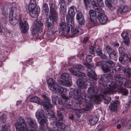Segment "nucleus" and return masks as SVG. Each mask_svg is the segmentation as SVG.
Masks as SVG:
<instances>
[{
    "label": "nucleus",
    "mask_w": 131,
    "mask_h": 131,
    "mask_svg": "<svg viewBox=\"0 0 131 131\" xmlns=\"http://www.w3.org/2000/svg\"><path fill=\"white\" fill-rule=\"evenodd\" d=\"M108 75L105 74L102 75L99 81L100 84L99 89L105 95L113 94L115 91L114 89L116 87V85L114 82L109 81V76Z\"/></svg>",
    "instance_id": "1"
},
{
    "label": "nucleus",
    "mask_w": 131,
    "mask_h": 131,
    "mask_svg": "<svg viewBox=\"0 0 131 131\" xmlns=\"http://www.w3.org/2000/svg\"><path fill=\"white\" fill-rule=\"evenodd\" d=\"M27 122L32 129L29 130L26 128V125L25 121L23 118L19 119L18 122L15 124L17 131H36L37 127L36 121L28 118L27 119Z\"/></svg>",
    "instance_id": "2"
},
{
    "label": "nucleus",
    "mask_w": 131,
    "mask_h": 131,
    "mask_svg": "<svg viewBox=\"0 0 131 131\" xmlns=\"http://www.w3.org/2000/svg\"><path fill=\"white\" fill-rule=\"evenodd\" d=\"M69 94L70 97L74 98L77 101H76L77 104L80 105L81 103L83 100L85 103L88 102L90 100L89 96H84V98L83 99L81 95L80 90L76 89L70 92Z\"/></svg>",
    "instance_id": "3"
},
{
    "label": "nucleus",
    "mask_w": 131,
    "mask_h": 131,
    "mask_svg": "<svg viewBox=\"0 0 131 131\" xmlns=\"http://www.w3.org/2000/svg\"><path fill=\"white\" fill-rule=\"evenodd\" d=\"M47 24L46 25L49 30H51L54 27V22L57 20L56 8L52 5L50 7V14L49 16Z\"/></svg>",
    "instance_id": "4"
},
{
    "label": "nucleus",
    "mask_w": 131,
    "mask_h": 131,
    "mask_svg": "<svg viewBox=\"0 0 131 131\" xmlns=\"http://www.w3.org/2000/svg\"><path fill=\"white\" fill-rule=\"evenodd\" d=\"M43 26V24L40 21L35 20L34 22V25L32 26L31 33L32 35L34 36L36 35L37 33L38 35L42 32V27Z\"/></svg>",
    "instance_id": "5"
},
{
    "label": "nucleus",
    "mask_w": 131,
    "mask_h": 131,
    "mask_svg": "<svg viewBox=\"0 0 131 131\" xmlns=\"http://www.w3.org/2000/svg\"><path fill=\"white\" fill-rule=\"evenodd\" d=\"M85 103L86 105V108H83L79 109L76 108L74 109L75 114L77 117H79L83 112L85 111H88L92 108V105L90 102Z\"/></svg>",
    "instance_id": "6"
},
{
    "label": "nucleus",
    "mask_w": 131,
    "mask_h": 131,
    "mask_svg": "<svg viewBox=\"0 0 131 131\" xmlns=\"http://www.w3.org/2000/svg\"><path fill=\"white\" fill-rule=\"evenodd\" d=\"M16 8L13 7L11 8L9 13V21L13 25H15L18 22L16 17Z\"/></svg>",
    "instance_id": "7"
},
{
    "label": "nucleus",
    "mask_w": 131,
    "mask_h": 131,
    "mask_svg": "<svg viewBox=\"0 0 131 131\" xmlns=\"http://www.w3.org/2000/svg\"><path fill=\"white\" fill-rule=\"evenodd\" d=\"M19 24L20 29L22 33H26L29 28V26L28 22L25 20V19H23L22 20L21 18H20Z\"/></svg>",
    "instance_id": "8"
},
{
    "label": "nucleus",
    "mask_w": 131,
    "mask_h": 131,
    "mask_svg": "<svg viewBox=\"0 0 131 131\" xmlns=\"http://www.w3.org/2000/svg\"><path fill=\"white\" fill-rule=\"evenodd\" d=\"M51 124L53 125L54 131H64V130L65 124L63 123L58 122L57 120L53 121Z\"/></svg>",
    "instance_id": "9"
},
{
    "label": "nucleus",
    "mask_w": 131,
    "mask_h": 131,
    "mask_svg": "<svg viewBox=\"0 0 131 131\" xmlns=\"http://www.w3.org/2000/svg\"><path fill=\"white\" fill-rule=\"evenodd\" d=\"M47 84L49 88L53 91L54 90L56 91L59 85L54 80L52 79H50L48 80Z\"/></svg>",
    "instance_id": "10"
},
{
    "label": "nucleus",
    "mask_w": 131,
    "mask_h": 131,
    "mask_svg": "<svg viewBox=\"0 0 131 131\" xmlns=\"http://www.w3.org/2000/svg\"><path fill=\"white\" fill-rule=\"evenodd\" d=\"M114 78L116 81V84L120 87L123 85V81L126 79L122 75L119 74L115 75Z\"/></svg>",
    "instance_id": "11"
},
{
    "label": "nucleus",
    "mask_w": 131,
    "mask_h": 131,
    "mask_svg": "<svg viewBox=\"0 0 131 131\" xmlns=\"http://www.w3.org/2000/svg\"><path fill=\"white\" fill-rule=\"evenodd\" d=\"M70 27L67 26L66 24L65 23L62 22L59 25V28L60 30H61L66 35L68 34L70 30Z\"/></svg>",
    "instance_id": "12"
},
{
    "label": "nucleus",
    "mask_w": 131,
    "mask_h": 131,
    "mask_svg": "<svg viewBox=\"0 0 131 131\" xmlns=\"http://www.w3.org/2000/svg\"><path fill=\"white\" fill-rule=\"evenodd\" d=\"M88 94L89 95H85V96H89V97L90 99V100L89 102H90L91 100L90 99V97L91 98L93 97V96L95 95L97 92V90L96 88L94 87H91L89 88L87 91Z\"/></svg>",
    "instance_id": "13"
},
{
    "label": "nucleus",
    "mask_w": 131,
    "mask_h": 131,
    "mask_svg": "<svg viewBox=\"0 0 131 131\" xmlns=\"http://www.w3.org/2000/svg\"><path fill=\"white\" fill-rule=\"evenodd\" d=\"M43 97L44 99L45 103L43 104V107L45 109L51 108L52 107L50 103V100L45 95H43Z\"/></svg>",
    "instance_id": "14"
},
{
    "label": "nucleus",
    "mask_w": 131,
    "mask_h": 131,
    "mask_svg": "<svg viewBox=\"0 0 131 131\" xmlns=\"http://www.w3.org/2000/svg\"><path fill=\"white\" fill-rule=\"evenodd\" d=\"M87 120L89 122L90 124L94 125L98 122L99 118L97 116L89 115L88 116Z\"/></svg>",
    "instance_id": "15"
},
{
    "label": "nucleus",
    "mask_w": 131,
    "mask_h": 131,
    "mask_svg": "<svg viewBox=\"0 0 131 131\" xmlns=\"http://www.w3.org/2000/svg\"><path fill=\"white\" fill-rule=\"evenodd\" d=\"M76 10V8L73 6L69 8L68 14L66 15L67 18H69L70 17H74L75 14V11Z\"/></svg>",
    "instance_id": "16"
},
{
    "label": "nucleus",
    "mask_w": 131,
    "mask_h": 131,
    "mask_svg": "<svg viewBox=\"0 0 131 131\" xmlns=\"http://www.w3.org/2000/svg\"><path fill=\"white\" fill-rule=\"evenodd\" d=\"M127 51L124 53L121 54L122 56L120 57L119 58V60L121 62V63L125 65L126 64V62L128 60V55L127 53Z\"/></svg>",
    "instance_id": "17"
},
{
    "label": "nucleus",
    "mask_w": 131,
    "mask_h": 131,
    "mask_svg": "<svg viewBox=\"0 0 131 131\" xmlns=\"http://www.w3.org/2000/svg\"><path fill=\"white\" fill-rule=\"evenodd\" d=\"M119 102L118 100H116L110 103L109 105L110 109L113 112H115L117 110V106L119 104Z\"/></svg>",
    "instance_id": "18"
},
{
    "label": "nucleus",
    "mask_w": 131,
    "mask_h": 131,
    "mask_svg": "<svg viewBox=\"0 0 131 131\" xmlns=\"http://www.w3.org/2000/svg\"><path fill=\"white\" fill-rule=\"evenodd\" d=\"M52 101L53 103L56 105L61 104L62 103L61 99L54 93L52 96Z\"/></svg>",
    "instance_id": "19"
},
{
    "label": "nucleus",
    "mask_w": 131,
    "mask_h": 131,
    "mask_svg": "<svg viewBox=\"0 0 131 131\" xmlns=\"http://www.w3.org/2000/svg\"><path fill=\"white\" fill-rule=\"evenodd\" d=\"M40 12V8L38 7H37L35 9L29 11V14L33 18L37 17Z\"/></svg>",
    "instance_id": "20"
},
{
    "label": "nucleus",
    "mask_w": 131,
    "mask_h": 131,
    "mask_svg": "<svg viewBox=\"0 0 131 131\" xmlns=\"http://www.w3.org/2000/svg\"><path fill=\"white\" fill-rule=\"evenodd\" d=\"M128 36V34L126 32H123L121 34V36L124 39L123 42L127 46H128L130 43L129 40Z\"/></svg>",
    "instance_id": "21"
},
{
    "label": "nucleus",
    "mask_w": 131,
    "mask_h": 131,
    "mask_svg": "<svg viewBox=\"0 0 131 131\" xmlns=\"http://www.w3.org/2000/svg\"><path fill=\"white\" fill-rule=\"evenodd\" d=\"M49 109V108L46 109L47 110L46 111L47 113L45 114L46 115L47 117L48 118L51 119L52 120H54V121H55L56 120L57 121V119L54 116V112L51 110L49 111L50 110Z\"/></svg>",
    "instance_id": "22"
},
{
    "label": "nucleus",
    "mask_w": 131,
    "mask_h": 131,
    "mask_svg": "<svg viewBox=\"0 0 131 131\" xmlns=\"http://www.w3.org/2000/svg\"><path fill=\"white\" fill-rule=\"evenodd\" d=\"M77 83L78 86L80 88L83 89L86 88L87 87L88 84L86 82L84 83L83 80L79 78L77 81Z\"/></svg>",
    "instance_id": "23"
},
{
    "label": "nucleus",
    "mask_w": 131,
    "mask_h": 131,
    "mask_svg": "<svg viewBox=\"0 0 131 131\" xmlns=\"http://www.w3.org/2000/svg\"><path fill=\"white\" fill-rule=\"evenodd\" d=\"M98 18L100 23L102 24H104L107 21L108 19L104 14L98 15Z\"/></svg>",
    "instance_id": "24"
},
{
    "label": "nucleus",
    "mask_w": 131,
    "mask_h": 131,
    "mask_svg": "<svg viewBox=\"0 0 131 131\" xmlns=\"http://www.w3.org/2000/svg\"><path fill=\"white\" fill-rule=\"evenodd\" d=\"M101 68L104 73H108L109 74H108L109 76H111V73H112L113 72L112 68L105 66H102L101 67Z\"/></svg>",
    "instance_id": "25"
},
{
    "label": "nucleus",
    "mask_w": 131,
    "mask_h": 131,
    "mask_svg": "<svg viewBox=\"0 0 131 131\" xmlns=\"http://www.w3.org/2000/svg\"><path fill=\"white\" fill-rule=\"evenodd\" d=\"M64 99V106L67 108H70L71 107V106L72 105L73 102H72V100H69L68 98L67 97H65L63 98Z\"/></svg>",
    "instance_id": "26"
},
{
    "label": "nucleus",
    "mask_w": 131,
    "mask_h": 131,
    "mask_svg": "<svg viewBox=\"0 0 131 131\" xmlns=\"http://www.w3.org/2000/svg\"><path fill=\"white\" fill-rule=\"evenodd\" d=\"M86 66L88 68V72L87 73L88 75L90 77H92V76L95 77L96 76V74L93 72V70L91 69L92 67L89 63H86Z\"/></svg>",
    "instance_id": "27"
},
{
    "label": "nucleus",
    "mask_w": 131,
    "mask_h": 131,
    "mask_svg": "<svg viewBox=\"0 0 131 131\" xmlns=\"http://www.w3.org/2000/svg\"><path fill=\"white\" fill-rule=\"evenodd\" d=\"M93 6L94 9L98 13V15H101L104 14V11L100 7L101 6H99V7H98L97 4L95 3L94 4Z\"/></svg>",
    "instance_id": "28"
},
{
    "label": "nucleus",
    "mask_w": 131,
    "mask_h": 131,
    "mask_svg": "<svg viewBox=\"0 0 131 131\" xmlns=\"http://www.w3.org/2000/svg\"><path fill=\"white\" fill-rule=\"evenodd\" d=\"M129 9L126 6H121L118 10H117V12L118 13L122 14L125 13Z\"/></svg>",
    "instance_id": "29"
},
{
    "label": "nucleus",
    "mask_w": 131,
    "mask_h": 131,
    "mask_svg": "<svg viewBox=\"0 0 131 131\" xmlns=\"http://www.w3.org/2000/svg\"><path fill=\"white\" fill-rule=\"evenodd\" d=\"M69 18H67V17H66L67 22L68 26H70L73 27L74 26V17H70Z\"/></svg>",
    "instance_id": "30"
},
{
    "label": "nucleus",
    "mask_w": 131,
    "mask_h": 131,
    "mask_svg": "<svg viewBox=\"0 0 131 131\" xmlns=\"http://www.w3.org/2000/svg\"><path fill=\"white\" fill-rule=\"evenodd\" d=\"M61 78L64 81L69 80H71V76L67 73H64L62 74L61 77Z\"/></svg>",
    "instance_id": "31"
},
{
    "label": "nucleus",
    "mask_w": 131,
    "mask_h": 131,
    "mask_svg": "<svg viewBox=\"0 0 131 131\" xmlns=\"http://www.w3.org/2000/svg\"><path fill=\"white\" fill-rule=\"evenodd\" d=\"M105 65L112 69V68L114 66L115 64L113 61L110 59H108L105 62Z\"/></svg>",
    "instance_id": "32"
},
{
    "label": "nucleus",
    "mask_w": 131,
    "mask_h": 131,
    "mask_svg": "<svg viewBox=\"0 0 131 131\" xmlns=\"http://www.w3.org/2000/svg\"><path fill=\"white\" fill-rule=\"evenodd\" d=\"M123 67V68L122 70L123 72L127 74L128 77H130L131 75V69L127 66Z\"/></svg>",
    "instance_id": "33"
},
{
    "label": "nucleus",
    "mask_w": 131,
    "mask_h": 131,
    "mask_svg": "<svg viewBox=\"0 0 131 131\" xmlns=\"http://www.w3.org/2000/svg\"><path fill=\"white\" fill-rule=\"evenodd\" d=\"M31 102H35L38 104H40L41 102V100L37 96H34L30 99Z\"/></svg>",
    "instance_id": "34"
},
{
    "label": "nucleus",
    "mask_w": 131,
    "mask_h": 131,
    "mask_svg": "<svg viewBox=\"0 0 131 131\" xmlns=\"http://www.w3.org/2000/svg\"><path fill=\"white\" fill-rule=\"evenodd\" d=\"M56 91L61 94H64L67 92V89L61 87L59 85Z\"/></svg>",
    "instance_id": "35"
},
{
    "label": "nucleus",
    "mask_w": 131,
    "mask_h": 131,
    "mask_svg": "<svg viewBox=\"0 0 131 131\" xmlns=\"http://www.w3.org/2000/svg\"><path fill=\"white\" fill-rule=\"evenodd\" d=\"M62 110H60L59 109L57 111V116L58 118V121H62L63 119V116L62 114Z\"/></svg>",
    "instance_id": "36"
},
{
    "label": "nucleus",
    "mask_w": 131,
    "mask_h": 131,
    "mask_svg": "<svg viewBox=\"0 0 131 131\" xmlns=\"http://www.w3.org/2000/svg\"><path fill=\"white\" fill-rule=\"evenodd\" d=\"M109 58L115 61H116L117 59L118 58L117 57L116 53L114 51L109 54Z\"/></svg>",
    "instance_id": "37"
},
{
    "label": "nucleus",
    "mask_w": 131,
    "mask_h": 131,
    "mask_svg": "<svg viewBox=\"0 0 131 131\" xmlns=\"http://www.w3.org/2000/svg\"><path fill=\"white\" fill-rule=\"evenodd\" d=\"M43 111L42 110H40L37 111L36 113V116L37 118L40 119L43 117L45 116L43 114Z\"/></svg>",
    "instance_id": "38"
},
{
    "label": "nucleus",
    "mask_w": 131,
    "mask_h": 131,
    "mask_svg": "<svg viewBox=\"0 0 131 131\" xmlns=\"http://www.w3.org/2000/svg\"><path fill=\"white\" fill-rule=\"evenodd\" d=\"M119 92L124 95H127L128 93V90L127 89L122 88H120L119 90Z\"/></svg>",
    "instance_id": "39"
},
{
    "label": "nucleus",
    "mask_w": 131,
    "mask_h": 131,
    "mask_svg": "<svg viewBox=\"0 0 131 131\" xmlns=\"http://www.w3.org/2000/svg\"><path fill=\"white\" fill-rule=\"evenodd\" d=\"M79 32V30L76 28H71V34L74 36H75V35L76 36L77 35Z\"/></svg>",
    "instance_id": "40"
},
{
    "label": "nucleus",
    "mask_w": 131,
    "mask_h": 131,
    "mask_svg": "<svg viewBox=\"0 0 131 131\" xmlns=\"http://www.w3.org/2000/svg\"><path fill=\"white\" fill-rule=\"evenodd\" d=\"M89 14L91 17L90 21L92 22H93V20L92 19L91 17H94L96 16V13L95 11L93 10H91L89 11Z\"/></svg>",
    "instance_id": "41"
},
{
    "label": "nucleus",
    "mask_w": 131,
    "mask_h": 131,
    "mask_svg": "<svg viewBox=\"0 0 131 131\" xmlns=\"http://www.w3.org/2000/svg\"><path fill=\"white\" fill-rule=\"evenodd\" d=\"M101 93L102 94L103 93V94H101L99 96H96L95 98L96 100L98 101H102L103 99L104 98V96L103 95V94L105 95L104 94L103 92H101Z\"/></svg>",
    "instance_id": "42"
},
{
    "label": "nucleus",
    "mask_w": 131,
    "mask_h": 131,
    "mask_svg": "<svg viewBox=\"0 0 131 131\" xmlns=\"http://www.w3.org/2000/svg\"><path fill=\"white\" fill-rule=\"evenodd\" d=\"M40 121L39 122V123L40 125H43L46 123L47 121V119L46 118V116L41 118Z\"/></svg>",
    "instance_id": "43"
},
{
    "label": "nucleus",
    "mask_w": 131,
    "mask_h": 131,
    "mask_svg": "<svg viewBox=\"0 0 131 131\" xmlns=\"http://www.w3.org/2000/svg\"><path fill=\"white\" fill-rule=\"evenodd\" d=\"M42 9L46 12H48L49 11V8L47 4L43 3L42 5Z\"/></svg>",
    "instance_id": "44"
},
{
    "label": "nucleus",
    "mask_w": 131,
    "mask_h": 131,
    "mask_svg": "<svg viewBox=\"0 0 131 131\" xmlns=\"http://www.w3.org/2000/svg\"><path fill=\"white\" fill-rule=\"evenodd\" d=\"M76 19L77 20L84 18L82 13L80 12H78L76 15Z\"/></svg>",
    "instance_id": "45"
},
{
    "label": "nucleus",
    "mask_w": 131,
    "mask_h": 131,
    "mask_svg": "<svg viewBox=\"0 0 131 131\" xmlns=\"http://www.w3.org/2000/svg\"><path fill=\"white\" fill-rule=\"evenodd\" d=\"M37 7L36 5H33L29 3V4L28 6V9L29 11H31L32 9H35Z\"/></svg>",
    "instance_id": "46"
},
{
    "label": "nucleus",
    "mask_w": 131,
    "mask_h": 131,
    "mask_svg": "<svg viewBox=\"0 0 131 131\" xmlns=\"http://www.w3.org/2000/svg\"><path fill=\"white\" fill-rule=\"evenodd\" d=\"M118 51L119 53L120 54L124 53V52L127 51V50H126L124 48L122 47H120L118 48Z\"/></svg>",
    "instance_id": "47"
},
{
    "label": "nucleus",
    "mask_w": 131,
    "mask_h": 131,
    "mask_svg": "<svg viewBox=\"0 0 131 131\" xmlns=\"http://www.w3.org/2000/svg\"><path fill=\"white\" fill-rule=\"evenodd\" d=\"M64 5H60V8L59 9L60 13L63 14L66 11V8L64 6Z\"/></svg>",
    "instance_id": "48"
},
{
    "label": "nucleus",
    "mask_w": 131,
    "mask_h": 131,
    "mask_svg": "<svg viewBox=\"0 0 131 131\" xmlns=\"http://www.w3.org/2000/svg\"><path fill=\"white\" fill-rule=\"evenodd\" d=\"M103 99H104V102L106 104H108L111 100V98L110 97H104V96Z\"/></svg>",
    "instance_id": "49"
},
{
    "label": "nucleus",
    "mask_w": 131,
    "mask_h": 131,
    "mask_svg": "<svg viewBox=\"0 0 131 131\" xmlns=\"http://www.w3.org/2000/svg\"><path fill=\"white\" fill-rule=\"evenodd\" d=\"M92 57L91 55H88L86 58V61L88 63H89L92 60Z\"/></svg>",
    "instance_id": "50"
},
{
    "label": "nucleus",
    "mask_w": 131,
    "mask_h": 131,
    "mask_svg": "<svg viewBox=\"0 0 131 131\" xmlns=\"http://www.w3.org/2000/svg\"><path fill=\"white\" fill-rule=\"evenodd\" d=\"M71 74L73 75H75L78 77L79 76V75L80 71H75L74 70H72L71 71Z\"/></svg>",
    "instance_id": "51"
},
{
    "label": "nucleus",
    "mask_w": 131,
    "mask_h": 131,
    "mask_svg": "<svg viewBox=\"0 0 131 131\" xmlns=\"http://www.w3.org/2000/svg\"><path fill=\"white\" fill-rule=\"evenodd\" d=\"M79 25H83L84 24L85 20L84 18H81L77 20Z\"/></svg>",
    "instance_id": "52"
},
{
    "label": "nucleus",
    "mask_w": 131,
    "mask_h": 131,
    "mask_svg": "<svg viewBox=\"0 0 131 131\" xmlns=\"http://www.w3.org/2000/svg\"><path fill=\"white\" fill-rule=\"evenodd\" d=\"M105 4L109 8H111L112 7V4L110 0H105Z\"/></svg>",
    "instance_id": "53"
},
{
    "label": "nucleus",
    "mask_w": 131,
    "mask_h": 131,
    "mask_svg": "<svg viewBox=\"0 0 131 131\" xmlns=\"http://www.w3.org/2000/svg\"><path fill=\"white\" fill-rule=\"evenodd\" d=\"M106 49L107 53L109 54L112 52L113 51L112 49L109 46H107L106 47Z\"/></svg>",
    "instance_id": "54"
},
{
    "label": "nucleus",
    "mask_w": 131,
    "mask_h": 131,
    "mask_svg": "<svg viewBox=\"0 0 131 131\" xmlns=\"http://www.w3.org/2000/svg\"><path fill=\"white\" fill-rule=\"evenodd\" d=\"M75 68L76 69L81 71L83 70L84 69V68L83 66L81 64L76 65L75 67Z\"/></svg>",
    "instance_id": "55"
},
{
    "label": "nucleus",
    "mask_w": 131,
    "mask_h": 131,
    "mask_svg": "<svg viewBox=\"0 0 131 131\" xmlns=\"http://www.w3.org/2000/svg\"><path fill=\"white\" fill-rule=\"evenodd\" d=\"M97 2V4L99 6L103 7L104 4L102 0H95Z\"/></svg>",
    "instance_id": "56"
},
{
    "label": "nucleus",
    "mask_w": 131,
    "mask_h": 131,
    "mask_svg": "<svg viewBox=\"0 0 131 131\" xmlns=\"http://www.w3.org/2000/svg\"><path fill=\"white\" fill-rule=\"evenodd\" d=\"M79 75V77H81L83 79H86V77L84 73L80 72Z\"/></svg>",
    "instance_id": "57"
},
{
    "label": "nucleus",
    "mask_w": 131,
    "mask_h": 131,
    "mask_svg": "<svg viewBox=\"0 0 131 131\" xmlns=\"http://www.w3.org/2000/svg\"><path fill=\"white\" fill-rule=\"evenodd\" d=\"M131 127V120L128 121L126 124L125 128L127 129H129Z\"/></svg>",
    "instance_id": "58"
},
{
    "label": "nucleus",
    "mask_w": 131,
    "mask_h": 131,
    "mask_svg": "<svg viewBox=\"0 0 131 131\" xmlns=\"http://www.w3.org/2000/svg\"><path fill=\"white\" fill-rule=\"evenodd\" d=\"M70 80H68L67 81H65V82H64V84L66 86H70L71 85L72 82Z\"/></svg>",
    "instance_id": "59"
},
{
    "label": "nucleus",
    "mask_w": 131,
    "mask_h": 131,
    "mask_svg": "<svg viewBox=\"0 0 131 131\" xmlns=\"http://www.w3.org/2000/svg\"><path fill=\"white\" fill-rule=\"evenodd\" d=\"M95 47L93 46L90 48L89 52L92 54H94L95 53Z\"/></svg>",
    "instance_id": "60"
},
{
    "label": "nucleus",
    "mask_w": 131,
    "mask_h": 131,
    "mask_svg": "<svg viewBox=\"0 0 131 131\" xmlns=\"http://www.w3.org/2000/svg\"><path fill=\"white\" fill-rule=\"evenodd\" d=\"M127 121V119L125 118H123L121 119V123L122 124L123 126H124L125 123Z\"/></svg>",
    "instance_id": "61"
},
{
    "label": "nucleus",
    "mask_w": 131,
    "mask_h": 131,
    "mask_svg": "<svg viewBox=\"0 0 131 131\" xmlns=\"http://www.w3.org/2000/svg\"><path fill=\"white\" fill-rule=\"evenodd\" d=\"M123 67H122L119 66H116L115 69V70L116 71H119L121 70L122 69H123Z\"/></svg>",
    "instance_id": "62"
},
{
    "label": "nucleus",
    "mask_w": 131,
    "mask_h": 131,
    "mask_svg": "<svg viewBox=\"0 0 131 131\" xmlns=\"http://www.w3.org/2000/svg\"><path fill=\"white\" fill-rule=\"evenodd\" d=\"M5 115L4 114H3L1 116H0V119L1 121L2 122H4L6 121V118L4 116Z\"/></svg>",
    "instance_id": "63"
},
{
    "label": "nucleus",
    "mask_w": 131,
    "mask_h": 131,
    "mask_svg": "<svg viewBox=\"0 0 131 131\" xmlns=\"http://www.w3.org/2000/svg\"><path fill=\"white\" fill-rule=\"evenodd\" d=\"M2 131H8V129L6 125L2 126Z\"/></svg>",
    "instance_id": "64"
}]
</instances>
